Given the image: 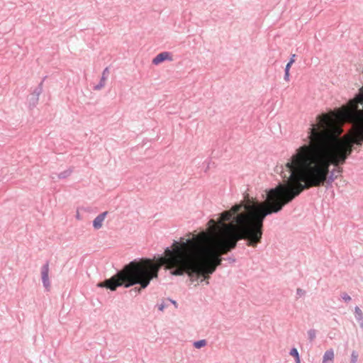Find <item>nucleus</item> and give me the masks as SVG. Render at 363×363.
I'll list each match as a JSON object with an SVG mask.
<instances>
[{
  "mask_svg": "<svg viewBox=\"0 0 363 363\" xmlns=\"http://www.w3.org/2000/svg\"><path fill=\"white\" fill-rule=\"evenodd\" d=\"M233 220L230 211H224L219 217L210 219L208 227L214 233L213 237L206 235L194 236L193 238H180L181 243L174 240L172 247H167L164 252L167 255H160L159 258L170 270L173 276L187 274L195 277L201 283L208 284V279L222 264V255H227L235 249L238 242L245 240L242 233L230 223Z\"/></svg>",
  "mask_w": 363,
  "mask_h": 363,
  "instance_id": "1",
  "label": "nucleus"
},
{
  "mask_svg": "<svg viewBox=\"0 0 363 363\" xmlns=\"http://www.w3.org/2000/svg\"><path fill=\"white\" fill-rule=\"evenodd\" d=\"M308 138L309 143L297 148L294 156V160L302 168L301 179L304 183L299 184V188L283 189L277 192L274 196L277 205L266 211L262 218L280 212L303 190L325 184L331 186L337 176L335 169L330 170V165H342L350 156V147L347 144L336 143L330 149L312 135H308Z\"/></svg>",
  "mask_w": 363,
  "mask_h": 363,
  "instance_id": "2",
  "label": "nucleus"
},
{
  "mask_svg": "<svg viewBox=\"0 0 363 363\" xmlns=\"http://www.w3.org/2000/svg\"><path fill=\"white\" fill-rule=\"evenodd\" d=\"M295 154L296 152L285 164L286 171L289 175L285 173L282 164L275 167V172L281 174V177L286 180L287 186L269 189L267 192V206L257 199H251L250 203L245 206L242 204L236 203L231 208L230 212L233 216H238L243 207L247 211V214L240 216L236 223L239 225L238 230L242 235V238H245L247 245L250 247H256L262 242L263 223L266 218V217L262 218V215L266 211L272 209L277 205V203L274 199L277 192L281 191L283 189L299 188V184H301L298 181L296 172L298 169L302 171V168L294 160Z\"/></svg>",
  "mask_w": 363,
  "mask_h": 363,
  "instance_id": "3",
  "label": "nucleus"
},
{
  "mask_svg": "<svg viewBox=\"0 0 363 363\" xmlns=\"http://www.w3.org/2000/svg\"><path fill=\"white\" fill-rule=\"evenodd\" d=\"M339 117L342 121L349 120L354 125L355 135L340 137L343 132L342 125L325 113L317 116L320 128H317L313 124H311V127L308 129V135H312L330 149H333L331 147H333L336 143L347 144L350 147L351 155L354 145L359 147L363 145V111L359 110L357 112H353L348 110L340 113Z\"/></svg>",
  "mask_w": 363,
  "mask_h": 363,
  "instance_id": "4",
  "label": "nucleus"
},
{
  "mask_svg": "<svg viewBox=\"0 0 363 363\" xmlns=\"http://www.w3.org/2000/svg\"><path fill=\"white\" fill-rule=\"evenodd\" d=\"M161 265L154 263L150 258H145L143 261L134 259L124 265L121 271H117L109 279L99 282L96 286L114 291L120 286L129 288L139 285L140 287H135L130 292L140 294L142 289L149 286L152 280L158 277Z\"/></svg>",
  "mask_w": 363,
  "mask_h": 363,
  "instance_id": "5",
  "label": "nucleus"
},
{
  "mask_svg": "<svg viewBox=\"0 0 363 363\" xmlns=\"http://www.w3.org/2000/svg\"><path fill=\"white\" fill-rule=\"evenodd\" d=\"M46 77H45L43 80L39 83L37 87L35 88L33 91L30 94V96L28 98V106L30 109L36 107L39 101V96L43 92V82L45 79Z\"/></svg>",
  "mask_w": 363,
  "mask_h": 363,
  "instance_id": "6",
  "label": "nucleus"
},
{
  "mask_svg": "<svg viewBox=\"0 0 363 363\" xmlns=\"http://www.w3.org/2000/svg\"><path fill=\"white\" fill-rule=\"evenodd\" d=\"M49 262L47 261L41 268V278L43 286L47 291H49L50 287V282L49 280Z\"/></svg>",
  "mask_w": 363,
  "mask_h": 363,
  "instance_id": "7",
  "label": "nucleus"
},
{
  "mask_svg": "<svg viewBox=\"0 0 363 363\" xmlns=\"http://www.w3.org/2000/svg\"><path fill=\"white\" fill-rule=\"evenodd\" d=\"M166 60H172V55L171 52H162L159 53L153 58L152 63L155 65H158Z\"/></svg>",
  "mask_w": 363,
  "mask_h": 363,
  "instance_id": "8",
  "label": "nucleus"
},
{
  "mask_svg": "<svg viewBox=\"0 0 363 363\" xmlns=\"http://www.w3.org/2000/svg\"><path fill=\"white\" fill-rule=\"evenodd\" d=\"M108 214V211H104L98 215L93 220V227L95 230H99L102 227L103 222Z\"/></svg>",
  "mask_w": 363,
  "mask_h": 363,
  "instance_id": "9",
  "label": "nucleus"
},
{
  "mask_svg": "<svg viewBox=\"0 0 363 363\" xmlns=\"http://www.w3.org/2000/svg\"><path fill=\"white\" fill-rule=\"evenodd\" d=\"M296 55L295 54H292L291 55V57L289 59V61L286 65L285 69H284V79L285 81L289 82V77H290V69L291 68V65L294 63L296 60Z\"/></svg>",
  "mask_w": 363,
  "mask_h": 363,
  "instance_id": "10",
  "label": "nucleus"
},
{
  "mask_svg": "<svg viewBox=\"0 0 363 363\" xmlns=\"http://www.w3.org/2000/svg\"><path fill=\"white\" fill-rule=\"evenodd\" d=\"M109 74V69L108 67H106L103 72L102 76L101 77V79L98 84L94 86V90H100L101 88H103L105 86L106 80Z\"/></svg>",
  "mask_w": 363,
  "mask_h": 363,
  "instance_id": "11",
  "label": "nucleus"
},
{
  "mask_svg": "<svg viewBox=\"0 0 363 363\" xmlns=\"http://www.w3.org/2000/svg\"><path fill=\"white\" fill-rule=\"evenodd\" d=\"M354 316L360 328L363 330V313L358 306L354 308Z\"/></svg>",
  "mask_w": 363,
  "mask_h": 363,
  "instance_id": "12",
  "label": "nucleus"
},
{
  "mask_svg": "<svg viewBox=\"0 0 363 363\" xmlns=\"http://www.w3.org/2000/svg\"><path fill=\"white\" fill-rule=\"evenodd\" d=\"M334 359V352L332 349L325 352L323 358V363H326L328 360L333 362Z\"/></svg>",
  "mask_w": 363,
  "mask_h": 363,
  "instance_id": "13",
  "label": "nucleus"
},
{
  "mask_svg": "<svg viewBox=\"0 0 363 363\" xmlns=\"http://www.w3.org/2000/svg\"><path fill=\"white\" fill-rule=\"evenodd\" d=\"M289 354L294 357L296 363H301V358L298 350L296 347L291 349Z\"/></svg>",
  "mask_w": 363,
  "mask_h": 363,
  "instance_id": "14",
  "label": "nucleus"
},
{
  "mask_svg": "<svg viewBox=\"0 0 363 363\" xmlns=\"http://www.w3.org/2000/svg\"><path fill=\"white\" fill-rule=\"evenodd\" d=\"M207 345V341L204 339L199 340L197 341L194 342V347L196 349H201L203 347H205Z\"/></svg>",
  "mask_w": 363,
  "mask_h": 363,
  "instance_id": "15",
  "label": "nucleus"
},
{
  "mask_svg": "<svg viewBox=\"0 0 363 363\" xmlns=\"http://www.w3.org/2000/svg\"><path fill=\"white\" fill-rule=\"evenodd\" d=\"M308 340L312 342L315 339V337H316V330L315 329H310L308 331Z\"/></svg>",
  "mask_w": 363,
  "mask_h": 363,
  "instance_id": "16",
  "label": "nucleus"
},
{
  "mask_svg": "<svg viewBox=\"0 0 363 363\" xmlns=\"http://www.w3.org/2000/svg\"><path fill=\"white\" fill-rule=\"evenodd\" d=\"M72 170L70 169H66L58 174L59 179H66L71 175Z\"/></svg>",
  "mask_w": 363,
  "mask_h": 363,
  "instance_id": "17",
  "label": "nucleus"
},
{
  "mask_svg": "<svg viewBox=\"0 0 363 363\" xmlns=\"http://www.w3.org/2000/svg\"><path fill=\"white\" fill-rule=\"evenodd\" d=\"M358 353L356 351H352L351 354L350 363H357L358 359Z\"/></svg>",
  "mask_w": 363,
  "mask_h": 363,
  "instance_id": "18",
  "label": "nucleus"
},
{
  "mask_svg": "<svg viewBox=\"0 0 363 363\" xmlns=\"http://www.w3.org/2000/svg\"><path fill=\"white\" fill-rule=\"evenodd\" d=\"M306 294V291L301 289V288H298L296 289V298H298L299 297H301L303 296H304Z\"/></svg>",
  "mask_w": 363,
  "mask_h": 363,
  "instance_id": "19",
  "label": "nucleus"
},
{
  "mask_svg": "<svg viewBox=\"0 0 363 363\" xmlns=\"http://www.w3.org/2000/svg\"><path fill=\"white\" fill-rule=\"evenodd\" d=\"M342 298L345 301L348 302L351 300V297L346 293H343L342 295Z\"/></svg>",
  "mask_w": 363,
  "mask_h": 363,
  "instance_id": "20",
  "label": "nucleus"
},
{
  "mask_svg": "<svg viewBox=\"0 0 363 363\" xmlns=\"http://www.w3.org/2000/svg\"><path fill=\"white\" fill-rule=\"evenodd\" d=\"M165 308L166 304L164 302L158 305V310L160 311H163Z\"/></svg>",
  "mask_w": 363,
  "mask_h": 363,
  "instance_id": "21",
  "label": "nucleus"
},
{
  "mask_svg": "<svg viewBox=\"0 0 363 363\" xmlns=\"http://www.w3.org/2000/svg\"><path fill=\"white\" fill-rule=\"evenodd\" d=\"M357 100H358V102H359L360 104L363 105V95H359V96H358V99H357Z\"/></svg>",
  "mask_w": 363,
  "mask_h": 363,
  "instance_id": "22",
  "label": "nucleus"
},
{
  "mask_svg": "<svg viewBox=\"0 0 363 363\" xmlns=\"http://www.w3.org/2000/svg\"><path fill=\"white\" fill-rule=\"evenodd\" d=\"M228 261H229L230 262H235V259L232 257H229L226 259Z\"/></svg>",
  "mask_w": 363,
  "mask_h": 363,
  "instance_id": "23",
  "label": "nucleus"
},
{
  "mask_svg": "<svg viewBox=\"0 0 363 363\" xmlns=\"http://www.w3.org/2000/svg\"><path fill=\"white\" fill-rule=\"evenodd\" d=\"M169 301L174 305L176 308L177 307V303L176 301L172 299H169Z\"/></svg>",
  "mask_w": 363,
  "mask_h": 363,
  "instance_id": "24",
  "label": "nucleus"
},
{
  "mask_svg": "<svg viewBox=\"0 0 363 363\" xmlns=\"http://www.w3.org/2000/svg\"><path fill=\"white\" fill-rule=\"evenodd\" d=\"M337 172L338 173H342V167H340L337 169H335Z\"/></svg>",
  "mask_w": 363,
  "mask_h": 363,
  "instance_id": "25",
  "label": "nucleus"
},
{
  "mask_svg": "<svg viewBox=\"0 0 363 363\" xmlns=\"http://www.w3.org/2000/svg\"><path fill=\"white\" fill-rule=\"evenodd\" d=\"M77 218H79V214L77 215Z\"/></svg>",
  "mask_w": 363,
  "mask_h": 363,
  "instance_id": "26",
  "label": "nucleus"
}]
</instances>
